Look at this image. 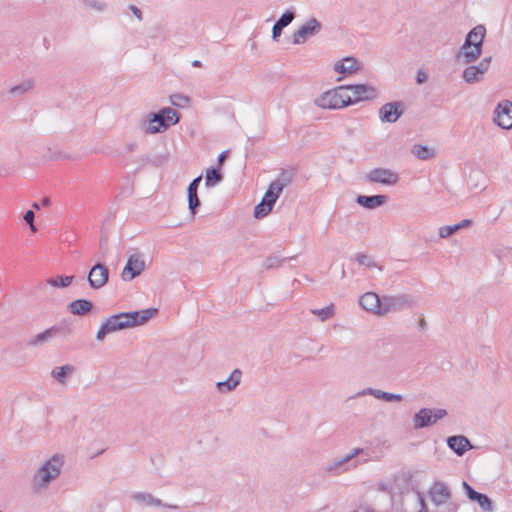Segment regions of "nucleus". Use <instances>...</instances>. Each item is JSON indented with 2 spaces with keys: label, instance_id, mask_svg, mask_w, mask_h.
I'll list each match as a JSON object with an SVG mask.
<instances>
[{
  "label": "nucleus",
  "instance_id": "6ab92c4d",
  "mask_svg": "<svg viewBox=\"0 0 512 512\" xmlns=\"http://www.w3.org/2000/svg\"><path fill=\"white\" fill-rule=\"evenodd\" d=\"M132 500L142 507H166L169 509H176L175 505L164 504L160 499L156 498L150 493L137 492L132 494Z\"/></svg>",
  "mask_w": 512,
  "mask_h": 512
},
{
  "label": "nucleus",
  "instance_id": "f257e3e1",
  "mask_svg": "<svg viewBox=\"0 0 512 512\" xmlns=\"http://www.w3.org/2000/svg\"><path fill=\"white\" fill-rule=\"evenodd\" d=\"M158 313L156 308L141 311L122 312L107 318L96 334L98 341H103L107 334L140 326L154 318Z\"/></svg>",
  "mask_w": 512,
  "mask_h": 512
},
{
  "label": "nucleus",
  "instance_id": "a878e982",
  "mask_svg": "<svg viewBox=\"0 0 512 512\" xmlns=\"http://www.w3.org/2000/svg\"><path fill=\"white\" fill-rule=\"evenodd\" d=\"M59 331L60 329L55 326L48 328L45 331L31 337L27 341V345L31 347H39L44 343L51 341L59 333Z\"/></svg>",
  "mask_w": 512,
  "mask_h": 512
},
{
  "label": "nucleus",
  "instance_id": "a18cd8bd",
  "mask_svg": "<svg viewBox=\"0 0 512 512\" xmlns=\"http://www.w3.org/2000/svg\"><path fill=\"white\" fill-rule=\"evenodd\" d=\"M129 9L130 11L133 13V15L137 18L138 21H142L143 20V14H142V11L135 5H130L129 6Z\"/></svg>",
  "mask_w": 512,
  "mask_h": 512
},
{
  "label": "nucleus",
  "instance_id": "37998d69",
  "mask_svg": "<svg viewBox=\"0 0 512 512\" xmlns=\"http://www.w3.org/2000/svg\"><path fill=\"white\" fill-rule=\"evenodd\" d=\"M463 485V488L465 489L466 491V494H467V497L470 499V500H474L475 497L477 496V494L479 492L475 491L467 482H463L462 483Z\"/></svg>",
  "mask_w": 512,
  "mask_h": 512
},
{
  "label": "nucleus",
  "instance_id": "3c124183",
  "mask_svg": "<svg viewBox=\"0 0 512 512\" xmlns=\"http://www.w3.org/2000/svg\"><path fill=\"white\" fill-rule=\"evenodd\" d=\"M107 248H108V242H107V240H106V239H104V238H101V239H100V250H102V251H106V250H107Z\"/></svg>",
  "mask_w": 512,
  "mask_h": 512
},
{
  "label": "nucleus",
  "instance_id": "7ed1b4c3",
  "mask_svg": "<svg viewBox=\"0 0 512 512\" xmlns=\"http://www.w3.org/2000/svg\"><path fill=\"white\" fill-rule=\"evenodd\" d=\"M62 461L57 455L46 460L32 477L31 485L34 492H42L61 473Z\"/></svg>",
  "mask_w": 512,
  "mask_h": 512
},
{
  "label": "nucleus",
  "instance_id": "58836bf2",
  "mask_svg": "<svg viewBox=\"0 0 512 512\" xmlns=\"http://www.w3.org/2000/svg\"><path fill=\"white\" fill-rule=\"evenodd\" d=\"M473 501H477L479 506L484 511H489V512L493 511L492 502L486 495H484L482 493H478Z\"/></svg>",
  "mask_w": 512,
  "mask_h": 512
},
{
  "label": "nucleus",
  "instance_id": "5701e85b",
  "mask_svg": "<svg viewBox=\"0 0 512 512\" xmlns=\"http://www.w3.org/2000/svg\"><path fill=\"white\" fill-rule=\"evenodd\" d=\"M448 447L458 456H462L466 451L473 448L469 439L462 435L450 436L447 439Z\"/></svg>",
  "mask_w": 512,
  "mask_h": 512
},
{
  "label": "nucleus",
  "instance_id": "9b49d317",
  "mask_svg": "<svg viewBox=\"0 0 512 512\" xmlns=\"http://www.w3.org/2000/svg\"><path fill=\"white\" fill-rule=\"evenodd\" d=\"M369 183H377L386 186H394L399 182V175L397 172L388 168H375L371 170L367 176Z\"/></svg>",
  "mask_w": 512,
  "mask_h": 512
},
{
  "label": "nucleus",
  "instance_id": "4d7b16f0",
  "mask_svg": "<svg viewBox=\"0 0 512 512\" xmlns=\"http://www.w3.org/2000/svg\"><path fill=\"white\" fill-rule=\"evenodd\" d=\"M192 65L194 67H200L201 66V62L199 60H195V61H193Z\"/></svg>",
  "mask_w": 512,
  "mask_h": 512
},
{
  "label": "nucleus",
  "instance_id": "603ef678",
  "mask_svg": "<svg viewBox=\"0 0 512 512\" xmlns=\"http://www.w3.org/2000/svg\"><path fill=\"white\" fill-rule=\"evenodd\" d=\"M227 155L226 152H222L218 157V165L221 167L226 159Z\"/></svg>",
  "mask_w": 512,
  "mask_h": 512
},
{
  "label": "nucleus",
  "instance_id": "f8f14e48",
  "mask_svg": "<svg viewBox=\"0 0 512 512\" xmlns=\"http://www.w3.org/2000/svg\"><path fill=\"white\" fill-rule=\"evenodd\" d=\"M490 63L491 57H486L482 59L478 65H471L466 67L462 73L463 80L468 84L482 81L484 75L490 67Z\"/></svg>",
  "mask_w": 512,
  "mask_h": 512
},
{
  "label": "nucleus",
  "instance_id": "c756f323",
  "mask_svg": "<svg viewBox=\"0 0 512 512\" xmlns=\"http://www.w3.org/2000/svg\"><path fill=\"white\" fill-rule=\"evenodd\" d=\"M485 33V27L483 25H477L467 34L465 41L482 49Z\"/></svg>",
  "mask_w": 512,
  "mask_h": 512
},
{
  "label": "nucleus",
  "instance_id": "b1692460",
  "mask_svg": "<svg viewBox=\"0 0 512 512\" xmlns=\"http://www.w3.org/2000/svg\"><path fill=\"white\" fill-rule=\"evenodd\" d=\"M76 372V367L71 364L54 367L51 371L53 379L61 386H66L68 379Z\"/></svg>",
  "mask_w": 512,
  "mask_h": 512
},
{
  "label": "nucleus",
  "instance_id": "473e14b6",
  "mask_svg": "<svg viewBox=\"0 0 512 512\" xmlns=\"http://www.w3.org/2000/svg\"><path fill=\"white\" fill-rule=\"evenodd\" d=\"M33 87H34V81L31 79H28V80L21 82L20 84H18L16 86L12 87L9 90V93L12 96H20V95H23V94L27 93L28 91L32 90Z\"/></svg>",
  "mask_w": 512,
  "mask_h": 512
},
{
  "label": "nucleus",
  "instance_id": "a211bd4d",
  "mask_svg": "<svg viewBox=\"0 0 512 512\" xmlns=\"http://www.w3.org/2000/svg\"><path fill=\"white\" fill-rule=\"evenodd\" d=\"M359 305L368 313L380 316L382 298L374 292H366L359 297Z\"/></svg>",
  "mask_w": 512,
  "mask_h": 512
},
{
  "label": "nucleus",
  "instance_id": "8fccbe9b",
  "mask_svg": "<svg viewBox=\"0 0 512 512\" xmlns=\"http://www.w3.org/2000/svg\"><path fill=\"white\" fill-rule=\"evenodd\" d=\"M34 212L32 210H28L24 214V220L28 225H32V222H34Z\"/></svg>",
  "mask_w": 512,
  "mask_h": 512
},
{
  "label": "nucleus",
  "instance_id": "4be33fe9",
  "mask_svg": "<svg viewBox=\"0 0 512 512\" xmlns=\"http://www.w3.org/2000/svg\"><path fill=\"white\" fill-rule=\"evenodd\" d=\"M242 371L235 369L231 372L230 376L224 381H218L216 388L220 393H229L234 391L241 382Z\"/></svg>",
  "mask_w": 512,
  "mask_h": 512
},
{
  "label": "nucleus",
  "instance_id": "de8ad7c7",
  "mask_svg": "<svg viewBox=\"0 0 512 512\" xmlns=\"http://www.w3.org/2000/svg\"><path fill=\"white\" fill-rule=\"evenodd\" d=\"M472 223H473L472 220L464 219V220L460 221L459 223L454 224V226L456 227L457 231H460L461 229L471 226Z\"/></svg>",
  "mask_w": 512,
  "mask_h": 512
},
{
  "label": "nucleus",
  "instance_id": "c9c22d12",
  "mask_svg": "<svg viewBox=\"0 0 512 512\" xmlns=\"http://www.w3.org/2000/svg\"><path fill=\"white\" fill-rule=\"evenodd\" d=\"M355 261L360 265V266H365L367 268H372V267H377L379 270H381V267H379L374 258L370 255H367V254H364V253H357L355 255Z\"/></svg>",
  "mask_w": 512,
  "mask_h": 512
},
{
  "label": "nucleus",
  "instance_id": "bb28decb",
  "mask_svg": "<svg viewBox=\"0 0 512 512\" xmlns=\"http://www.w3.org/2000/svg\"><path fill=\"white\" fill-rule=\"evenodd\" d=\"M387 201V196L385 195H372V196H366V195H359L356 198L357 204L360 206L372 210L377 207H380L384 205Z\"/></svg>",
  "mask_w": 512,
  "mask_h": 512
},
{
  "label": "nucleus",
  "instance_id": "79ce46f5",
  "mask_svg": "<svg viewBox=\"0 0 512 512\" xmlns=\"http://www.w3.org/2000/svg\"><path fill=\"white\" fill-rule=\"evenodd\" d=\"M457 232L458 231L454 225L441 226L438 229L439 236H440V238H443V239H446Z\"/></svg>",
  "mask_w": 512,
  "mask_h": 512
},
{
  "label": "nucleus",
  "instance_id": "aec40b11",
  "mask_svg": "<svg viewBox=\"0 0 512 512\" xmlns=\"http://www.w3.org/2000/svg\"><path fill=\"white\" fill-rule=\"evenodd\" d=\"M482 53V49L475 45H471V43L465 41L464 44L460 47L456 58L462 64H469L476 61Z\"/></svg>",
  "mask_w": 512,
  "mask_h": 512
},
{
  "label": "nucleus",
  "instance_id": "052dcab7",
  "mask_svg": "<svg viewBox=\"0 0 512 512\" xmlns=\"http://www.w3.org/2000/svg\"><path fill=\"white\" fill-rule=\"evenodd\" d=\"M33 207H34L35 209H37V210H39V209H40V207H39V205H38L37 203H34V204H33Z\"/></svg>",
  "mask_w": 512,
  "mask_h": 512
},
{
  "label": "nucleus",
  "instance_id": "1a4fd4ad",
  "mask_svg": "<svg viewBox=\"0 0 512 512\" xmlns=\"http://www.w3.org/2000/svg\"><path fill=\"white\" fill-rule=\"evenodd\" d=\"M321 29V22L311 17L293 33L292 42L295 45L303 44L307 39L317 35Z\"/></svg>",
  "mask_w": 512,
  "mask_h": 512
},
{
  "label": "nucleus",
  "instance_id": "13d9d810",
  "mask_svg": "<svg viewBox=\"0 0 512 512\" xmlns=\"http://www.w3.org/2000/svg\"><path fill=\"white\" fill-rule=\"evenodd\" d=\"M32 232H36V226L34 225V222H32V225H29Z\"/></svg>",
  "mask_w": 512,
  "mask_h": 512
},
{
  "label": "nucleus",
  "instance_id": "ddd939ff",
  "mask_svg": "<svg viewBox=\"0 0 512 512\" xmlns=\"http://www.w3.org/2000/svg\"><path fill=\"white\" fill-rule=\"evenodd\" d=\"M145 260L140 253L131 255L121 273L124 281H131L145 270Z\"/></svg>",
  "mask_w": 512,
  "mask_h": 512
},
{
  "label": "nucleus",
  "instance_id": "393cba45",
  "mask_svg": "<svg viewBox=\"0 0 512 512\" xmlns=\"http://www.w3.org/2000/svg\"><path fill=\"white\" fill-rule=\"evenodd\" d=\"M361 69V65L354 57H346L334 65V70L340 74H354Z\"/></svg>",
  "mask_w": 512,
  "mask_h": 512
},
{
  "label": "nucleus",
  "instance_id": "680f3d73",
  "mask_svg": "<svg viewBox=\"0 0 512 512\" xmlns=\"http://www.w3.org/2000/svg\"><path fill=\"white\" fill-rule=\"evenodd\" d=\"M42 4L47 3V0H40Z\"/></svg>",
  "mask_w": 512,
  "mask_h": 512
},
{
  "label": "nucleus",
  "instance_id": "09e8293b",
  "mask_svg": "<svg viewBox=\"0 0 512 512\" xmlns=\"http://www.w3.org/2000/svg\"><path fill=\"white\" fill-rule=\"evenodd\" d=\"M472 223H473L472 220L464 219V220L460 221L459 223L454 224V226L456 227L457 231H460L461 229L471 226Z\"/></svg>",
  "mask_w": 512,
  "mask_h": 512
},
{
  "label": "nucleus",
  "instance_id": "39448f33",
  "mask_svg": "<svg viewBox=\"0 0 512 512\" xmlns=\"http://www.w3.org/2000/svg\"><path fill=\"white\" fill-rule=\"evenodd\" d=\"M417 305L415 298L409 294L402 293L397 295H384L382 297V308L380 317L387 316L390 313L401 312L405 309H413Z\"/></svg>",
  "mask_w": 512,
  "mask_h": 512
},
{
  "label": "nucleus",
  "instance_id": "20e7f679",
  "mask_svg": "<svg viewBox=\"0 0 512 512\" xmlns=\"http://www.w3.org/2000/svg\"><path fill=\"white\" fill-rule=\"evenodd\" d=\"M344 86L323 92L314 100V104L321 109H341L352 104L351 96L343 93Z\"/></svg>",
  "mask_w": 512,
  "mask_h": 512
},
{
  "label": "nucleus",
  "instance_id": "6e6d98bb",
  "mask_svg": "<svg viewBox=\"0 0 512 512\" xmlns=\"http://www.w3.org/2000/svg\"><path fill=\"white\" fill-rule=\"evenodd\" d=\"M426 326V322H425V319L424 318H421L420 321H419V327L421 329H424Z\"/></svg>",
  "mask_w": 512,
  "mask_h": 512
},
{
  "label": "nucleus",
  "instance_id": "c85d7f7f",
  "mask_svg": "<svg viewBox=\"0 0 512 512\" xmlns=\"http://www.w3.org/2000/svg\"><path fill=\"white\" fill-rule=\"evenodd\" d=\"M92 308V302L86 299H77L70 302L68 305L69 312L76 316H84L88 314Z\"/></svg>",
  "mask_w": 512,
  "mask_h": 512
},
{
  "label": "nucleus",
  "instance_id": "bf43d9fd",
  "mask_svg": "<svg viewBox=\"0 0 512 512\" xmlns=\"http://www.w3.org/2000/svg\"><path fill=\"white\" fill-rule=\"evenodd\" d=\"M421 504H422L423 509L421 511H419V512H428L427 510L424 509L425 502H424V500L422 498H421Z\"/></svg>",
  "mask_w": 512,
  "mask_h": 512
},
{
  "label": "nucleus",
  "instance_id": "864d4df0",
  "mask_svg": "<svg viewBox=\"0 0 512 512\" xmlns=\"http://www.w3.org/2000/svg\"><path fill=\"white\" fill-rule=\"evenodd\" d=\"M41 204H42V206L47 207V206H49L51 204V201H50V199L48 197H44L41 200Z\"/></svg>",
  "mask_w": 512,
  "mask_h": 512
},
{
  "label": "nucleus",
  "instance_id": "6e6552de",
  "mask_svg": "<svg viewBox=\"0 0 512 512\" xmlns=\"http://www.w3.org/2000/svg\"><path fill=\"white\" fill-rule=\"evenodd\" d=\"M447 415L445 409H430L421 408L413 416V427L414 429H422L434 425L438 420L444 418Z\"/></svg>",
  "mask_w": 512,
  "mask_h": 512
},
{
  "label": "nucleus",
  "instance_id": "49530a36",
  "mask_svg": "<svg viewBox=\"0 0 512 512\" xmlns=\"http://www.w3.org/2000/svg\"><path fill=\"white\" fill-rule=\"evenodd\" d=\"M416 80L418 84L425 83L428 80V74L424 70L417 72Z\"/></svg>",
  "mask_w": 512,
  "mask_h": 512
},
{
  "label": "nucleus",
  "instance_id": "e433bc0d",
  "mask_svg": "<svg viewBox=\"0 0 512 512\" xmlns=\"http://www.w3.org/2000/svg\"><path fill=\"white\" fill-rule=\"evenodd\" d=\"M188 196V209L191 215L194 217L197 213V208L200 206L201 202L198 197V192L195 191H187Z\"/></svg>",
  "mask_w": 512,
  "mask_h": 512
},
{
  "label": "nucleus",
  "instance_id": "423d86ee",
  "mask_svg": "<svg viewBox=\"0 0 512 512\" xmlns=\"http://www.w3.org/2000/svg\"><path fill=\"white\" fill-rule=\"evenodd\" d=\"M286 185L287 182L281 180L273 181L269 185L261 202L254 209L255 218H263L272 211L274 204L276 203L277 199L279 198L282 190Z\"/></svg>",
  "mask_w": 512,
  "mask_h": 512
},
{
  "label": "nucleus",
  "instance_id": "2eb2a0df",
  "mask_svg": "<svg viewBox=\"0 0 512 512\" xmlns=\"http://www.w3.org/2000/svg\"><path fill=\"white\" fill-rule=\"evenodd\" d=\"M405 105L401 101L385 103L379 109V119L383 123H395L404 114Z\"/></svg>",
  "mask_w": 512,
  "mask_h": 512
},
{
  "label": "nucleus",
  "instance_id": "4c0bfd02",
  "mask_svg": "<svg viewBox=\"0 0 512 512\" xmlns=\"http://www.w3.org/2000/svg\"><path fill=\"white\" fill-rule=\"evenodd\" d=\"M170 103L176 107H186L190 103L188 96L183 94H173L170 96Z\"/></svg>",
  "mask_w": 512,
  "mask_h": 512
},
{
  "label": "nucleus",
  "instance_id": "2f4dec72",
  "mask_svg": "<svg viewBox=\"0 0 512 512\" xmlns=\"http://www.w3.org/2000/svg\"><path fill=\"white\" fill-rule=\"evenodd\" d=\"M311 314L315 315L319 321L325 322L333 319L336 316V306L330 303L328 306L320 309H311Z\"/></svg>",
  "mask_w": 512,
  "mask_h": 512
},
{
  "label": "nucleus",
  "instance_id": "f03ea898",
  "mask_svg": "<svg viewBox=\"0 0 512 512\" xmlns=\"http://www.w3.org/2000/svg\"><path fill=\"white\" fill-rule=\"evenodd\" d=\"M179 120L180 117L174 109L165 107L156 113L150 112L143 117L139 121V128L147 135H154L166 131L171 124L175 125Z\"/></svg>",
  "mask_w": 512,
  "mask_h": 512
},
{
  "label": "nucleus",
  "instance_id": "f3484780",
  "mask_svg": "<svg viewBox=\"0 0 512 512\" xmlns=\"http://www.w3.org/2000/svg\"><path fill=\"white\" fill-rule=\"evenodd\" d=\"M429 496L433 504L440 506L446 504L451 499V491L447 484L438 481L430 487Z\"/></svg>",
  "mask_w": 512,
  "mask_h": 512
},
{
  "label": "nucleus",
  "instance_id": "4468645a",
  "mask_svg": "<svg viewBox=\"0 0 512 512\" xmlns=\"http://www.w3.org/2000/svg\"><path fill=\"white\" fill-rule=\"evenodd\" d=\"M493 121L502 129L512 128V102L503 100L498 103L493 113Z\"/></svg>",
  "mask_w": 512,
  "mask_h": 512
},
{
  "label": "nucleus",
  "instance_id": "9d476101",
  "mask_svg": "<svg viewBox=\"0 0 512 512\" xmlns=\"http://www.w3.org/2000/svg\"><path fill=\"white\" fill-rule=\"evenodd\" d=\"M344 90L352 92V104L360 101H370L378 98V89L371 84L343 85Z\"/></svg>",
  "mask_w": 512,
  "mask_h": 512
},
{
  "label": "nucleus",
  "instance_id": "72a5a7b5",
  "mask_svg": "<svg viewBox=\"0 0 512 512\" xmlns=\"http://www.w3.org/2000/svg\"><path fill=\"white\" fill-rule=\"evenodd\" d=\"M222 179H223V176L218 169L210 168V169L206 170L205 185L207 187L214 186L215 184L222 181Z\"/></svg>",
  "mask_w": 512,
  "mask_h": 512
},
{
  "label": "nucleus",
  "instance_id": "a19ab883",
  "mask_svg": "<svg viewBox=\"0 0 512 512\" xmlns=\"http://www.w3.org/2000/svg\"><path fill=\"white\" fill-rule=\"evenodd\" d=\"M85 7L102 12L106 9L107 5L106 3L99 1V0H85Z\"/></svg>",
  "mask_w": 512,
  "mask_h": 512
},
{
  "label": "nucleus",
  "instance_id": "412c9836",
  "mask_svg": "<svg viewBox=\"0 0 512 512\" xmlns=\"http://www.w3.org/2000/svg\"><path fill=\"white\" fill-rule=\"evenodd\" d=\"M366 395L373 396L376 399L384 400L386 402H400L403 400V396L400 394L389 393V392H385L380 389H375V388H371V387H368V388L358 391L354 397H360V396H366Z\"/></svg>",
  "mask_w": 512,
  "mask_h": 512
},
{
  "label": "nucleus",
  "instance_id": "cd10ccee",
  "mask_svg": "<svg viewBox=\"0 0 512 512\" xmlns=\"http://www.w3.org/2000/svg\"><path fill=\"white\" fill-rule=\"evenodd\" d=\"M295 18V13L291 10L284 12L272 27V39L277 41L282 30L287 27Z\"/></svg>",
  "mask_w": 512,
  "mask_h": 512
},
{
  "label": "nucleus",
  "instance_id": "dca6fc26",
  "mask_svg": "<svg viewBox=\"0 0 512 512\" xmlns=\"http://www.w3.org/2000/svg\"><path fill=\"white\" fill-rule=\"evenodd\" d=\"M87 280L91 288L96 290L101 289L109 280L108 268L102 263L95 264L90 269Z\"/></svg>",
  "mask_w": 512,
  "mask_h": 512
},
{
  "label": "nucleus",
  "instance_id": "c03bdc74",
  "mask_svg": "<svg viewBox=\"0 0 512 512\" xmlns=\"http://www.w3.org/2000/svg\"><path fill=\"white\" fill-rule=\"evenodd\" d=\"M202 181V176L199 175L198 177L194 178L192 182L189 184L187 191H195L198 192V187L200 182Z\"/></svg>",
  "mask_w": 512,
  "mask_h": 512
},
{
  "label": "nucleus",
  "instance_id": "0eeeda50",
  "mask_svg": "<svg viewBox=\"0 0 512 512\" xmlns=\"http://www.w3.org/2000/svg\"><path fill=\"white\" fill-rule=\"evenodd\" d=\"M363 453V449L354 448L345 456L332 459L325 467V471L334 475H340L358 466L357 461L352 460Z\"/></svg>",
  "mask_w": 512,
  "mask_h": 512
},
{
  "label": "nucleus",
  "instance_id": "5fc2aeb1",
  "mask_svg": "<svg viewBox=\"0 0 512 512\" xmlns=\"http://www.w3.org/2000/svg\"><path fill=\"white\" fill-rule=\"evenodd\" d=\"M136 148V143H128L126 144V149L129 152H132Z\"/></svg>",
  "mask_w": 512,
  "mask_h": 512
},
{
  "label": "nucleus",
  "instance_id": "ea45409f",
  "mask_svg": "<svg viewBox=\"0 0 512 512\" xmlns=\"http://www.w3.org/2000/svg\"><path fill=\"white\" fill-rule=\"evenodd\" d=\"M283 259L279 258L278 256H269L268 258L265 259V261L263 262V267L265 269H272V268H276V267H279L282 265L283 263Z\"/></svg>",
  "mask_w": 512,
  "mask_h": 512
},
{
  "label": "nucleus",
  "instance_id": "f704fd0d",
  "mask_svg": "<svg viewBox=\"0 0 512 512\" xmlns=\"http://www.w3.org/2000/svg\"><path fill=\"white\" fill-rule=\"evenodd\" d=\"M73 279V276H58L47 279V284L55 288H65L72 283Z\"/></svg>",
  "mask_w": 512,
  "mask_h": 512
},
{
  "label": "nucleus",
  "instance_id": "7c9ffc66",
  "mask_svg": "<svg viewBox=\"0 0 512 512\" xmlns=\"http://www.w3.org/2000/svg\"><path fill=\"white\" fill-rule=\"evenodd\" d=\"M411 153L420 160H429L436 156V150L434 148L422 144L413 145Z\"/></svg>",
  "mask_w": 512,
  "mask_h": 512
}]
</instances>
